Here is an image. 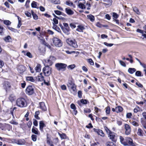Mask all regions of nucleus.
<instances>
[{"label":"nucleus","instance_id":"obj_47","mask_svg":"<svg viewBox=\"0 0 146 146\" xmlns=\"http://www.w3.org/2000/svg\"><path fill=\"white\" fill-rule=\"evenodd\" d=\"M4 23L6 25H9L11 24V22L9 20H6L4 21Z\"/></svg>","mask_w":146,"mask_h":146},{"label":"nucleus","instance_id":"obj_61","mask_svg":"<svg viewBox=\"0 0 146 146\" xmlns=\"http://www.w3.org/2000/svg\"><path fill=\"white\" fill-rule=\"evenodd\" d=\"M78 97L79 98L82 97V92L81 91H79L78 92Z\"/></svg>","mask_w":146,"mask_h":146},{"label":"nucleus","instance_id":"obj_37","mask_svg":"<svg viewBox=\"0 0 146 146\" xmlns=\"http://www.w3.org/2000/svg\"><path fill=\"white\" fill-rule=\"evenodd\" d=\"M131 123L132 125L135 126H139V124L136 121H132Z\"/></svg>","mask_w":146,"mask_h":146},{"label":"nucleus","instance_id":"obj_15","mask_svg":"<svg viewBox=\"0 0 146 146\" xmlns=\"http://www.w3.org/2000/svg\"><path fill=\"white\" fill-rule=\"evenodd\" d=\"M65 11L69 15L71 16L74 14V12L69 7L65 8Z\"/></svg>","mask_w":146,"mask_h":146},{"label":"nucleus","instance_id":"obj_1","mask_svg":"<svg viewBox=\"0 0 146 146\" xmlns=\"http://www.w3.org/2000/svg\"><path fill=\"white\" fill-rule=\"evenodd\" d=\"M67 86L71 92L75 94L76 93V86L71 79L68 80L67 84Z\"/></svg>","mask_w":146,"mask_h":146},{"label":"nucleus","instance_id":"obj_10","mask_svg":"<svg viewBox=\"0 0 146 146\" xmlns=\"http://www.w3.org/2000/svg\"><path fill=\"white\" fill-rule=\"evenodd\" d=\"M125 134L127 135H128L130 133L131 131V128L129 125L127 124H125Z\"/></svg>","mask_w":146,"mask_h":146},{"label":"nucleus","instance_id":"obj_16","mask_svg":"<svg viewBox=\"0 0 146 146\" xmlns=\"http://www.w3.org/2000/svg\"><path fill=\"white\" fill-rule=\"evenodd\" d=\"M85 29L84 27L82 25H79L77 26L76 30L79 32H83V30Z\"/></svg>","mask_w":146,"mask_h":146},{"label":"nucleus","instance_id":"obj_13","mask_svg":"<svg viewBox=\"0 0 146 146\" xmlns=\"http://www.w3.org/2000/svg\"><path fill=\"white\" fill-rule=\"evenodd\" d=\"M40 108L43 111L46 110L47 109L45 105L43 102H42L39 103Z\"/></svg>","mask_w":146,"mask_h":146},{"label":"nucleus","instance_id":"obj_40","mask_svg":"<svg viewBox=\"0 0 146 146\" xmlns=\"http://www.w3.org/2000/svg\"><path fill=\"white\" fill-rule=\"evenodd\" d=\"M15 99V96L12 94L10 95L9 97V99L12 102Z\"/></svg>","mask_w":146,"mask_h":146},{"label":"nucleus","instance_id":"obj_63","mask_svg":"<svg viewBox=\"0 0 146 146\" xmlns=\"http://www.w3.org/2000/svg\"><path fill=\"white\" fill-rule=\"evenodd\" d=\"M84 111L86 113H89L91 112L90 110L88 108L84 109Z\"/></svg>","mask_w":146,"mask_h":146},{"label":"nucleus","instance_id":"obj_32","mask_svg":"<svg viewBox=\"0 0 146 146\" xmlns=\"http://www.w3.org/2000/svg\"><path fill=\"white\" fill-rule=\"evenodd\" d=\"M143 131L140 128H139L138 129V131L137 132V134L140 136H143Z\"/></svg>","mask_w":146,"mask_h":146},{"label":"nucleus","instance_id":"obj_56","mask_svg":"<svg viewBox=\"0 0 146 146\" xmlns=\"http://www.w3.org/2000/svg\"><path fill=\"white\" fill-rule=\"evenodd\" d=\"M132 115V114L131 113H127L126 117L127 118H131Z\"/></svg>","mask_w":146,"mask_h":146},{"label":"nucleus","instance_id":"obj_53","mask_svg":"<svg viewBox=\"0 0 146 146\" xmlns=\"http://www.w3.org/2000/svg\"><path fill=\"white\" fill-rule=\"evenodd\" d=\"M88 62L90 65H94V62L90 58L88 59Z\"/></svg>","mask_w":146,"mask_h":146},{"label":"nucleus","instance_id":"obj_60","mask_svg":"<svg viewBox=\"0 0 146 146\" xmlns=\"http://www.w3.org/2000/svg\"><path fill=\"white\" fill-rule=\"evenodd\" d=\"M86 5L88 7L87 8V9L88 10L90 9V7H91V5L90 3H89L88 2H87L86 3Z\"/></svg>","mask_w":146,"mask_h":146},{"label":"nucleus","instance_id":"obj_31","mask_svg":"<svg viewBox=\"0 0 146 146\" xmlns=\"http://www.w3.org/2000/svg\"><path fill=\"white\" fill-rule=\"evenodd\" d=\"M87 17L88 19L92 22H93L94 21V17L92 15H87Z\"/></svg>","mask_w":146,"mask_h":146},{"label":"nucleus","instance_id":"obj_21","mask_svg":"<svg viewBox=\"0 0 146 146\" xmlns=\"http://www.w3.org/2000/svg\"><path fill=\"white\" fill-rule=\"evenodd\" d=\"M61 28L63 31V32L66 34H68V33L70 30V29L66 28H64L62 26L61 27Z\"/></svg>","mask_w":146,"mask_h":146},{"label":"nucleus","instance_id":"obj_11","mask_svg":"<svg viewBox=\"0 0 146 146\" xmlns=\"http://www.w3.org/2000/svg\"><path fill=\"white\" fill-rule=\"evenodd\" d=\"M80 1H81V2L79 3V7L82 9H85L86 8V5H84L86 3L85 1L84 0H80Z\"/></svg>","mask_w":146,"mask_h":146},{"label":"nucleus","instance_id":"obj_58","mask_svg":"<svg viewBox=\"0 0 146 146\" xmlns=\"http://www.w3.org/2000/svg\"><path fill=\"white\" fill-rule=\"evenodd\" d=\"M33 120V123L34 125L36 126H37L38 125V122H37V121L35 119H34Z\"/></svg>","mask_w":146,"mask_h":146},{"label":"nucleus","instance_id":"obj_28","mask_svg":"<svg viewBox=\"0 0 146 146\" xmlns=\"http://www.w3.org/2000/svg\"><path fill=\"white\" fill-rule=\"evenodd\" d=\"M58 134L61 139H66L67 138V136L65 133H62L61 134L59 133H58Z\"/></svg>","mask_w":146,"mask_h":146},{"label":"nucleus","instance_id":"obj_43","mask_svg":"<svg viewBox=\"0 0 146 146\" xmlns=\"http://www.w3.org/2000/svg\"><path fill=\"white\" fill-rule=\"evenodd\" d=\"M66 4L69 6H71L73 5L72 3L70 1H66Z\"/></svg>","mask_w":146,"mask_h":146},{"label":"nucleus","instance_id":"obj_14","mask_svg":"<svg viewBox=\"0 0 146 146\" xmlns=\"http://www.w3.org/2000/svg\"><path fill=\"white\" fill-rule=\"evenodd\" d=\"M94 130L95 132L97 133L99 135H100L102 137L104 136L105 134L102 130L94 128Z\"/></svg>","mask_w":146,"mask_h":146},{"label":"nucleus","instance_id":"obj_27","mask_svg":"<svg viewBox=\"0 0 146 146\" xmlns=\"http://www.w3.org/2000/svg\"><path fill=\"white\" fill-rule=\"evenodd\" d=\"M44 124L42 121H40L39 122V128L40 130L42 131L43 128L44 126Z\"/></svg>","mask_w":146,"mask_h":146},{"label":"nucleus","instance_id":"obj_54","mask_svg":"<svg viewBox=\"0 0 146 146\" xmlns=\"http://www.w3.org/2000/svg\"><path fill=\"white\" fill-rule=\"evenodd\" d=\"M8 28L9 30L11 31H12L14 32H16L17 31V29H14V28H13L12 27H8Z\"/></svg>","mask_w":146,"mask_h":146},{"label":"nucleus","instance_id":"obj_30","mask_svg":"<svg viewBox=\"0 0 146 146\" xmlns=\"http://www.w3.org/2000/svg\"><path fill=\"white\" fill-rule=\"evenodd\" d=\"M32 131L33 133L37 135L38 134V129L35 127H33L32 129Z\"/></svg>","mask_w":146,"mask_h":146},{"label":"nucleus","instance_id":"obj_42","mask_svg":"<svg viewBox=\"0 0 146 146\" xmlns=\"http://www.w3.org/2000/svg\"><path fill=\"white\" fill-rule=\"evenodd\" d=\"M53 62H54L53 61V60L49 59L47 60V62L48 65L51 66Z\"/></svg>","mask_w":146,"mask_h":146},{"label":"nucleus","instance_id":"obj_57","mask_svg":"<svg viewBox=\"0 0 146 146\" xmlns=\"http://www.w3.org/2000/svg\"><path fill=\"white\" fill-rule=\"evenodd\" d=\"M139 110V108L138 107H136L134 109V112L135 113H137Z\"/></svg>","mask_w":146,"mask_h":146},{"label":"nucleus","instance_id":"obj_5","mask_svg":"<svg viewBox=\"0 0 146 146\" xmlns=\"http://www.w3.org/2000/svg\"><path fill=\"white\" fill-rule=\"evenodd\" d=\"M55 66L58 70L64 71L66 70L67 65L64 63H57L55 64Z\"/></svg>","mask_w":146,"mask_h":146},{"label":"nucleus","instance_id":"obj_8","mask_svg":"<svg viewBox=\"0 0 146 146\" xmlns=\"http://www.w3.org/2000/svg\"><path fill=\"white\" fill-rule=\"evenodd\" d=\"M34 92V88L31 86H28L26 89V93L28 95H31Z\"/></svg>","mask_w":146,"mask_h":146},{"label":"nucleus","instance_id":"obj_9","mask_svg":"<svg viewBox=\"0 0 146 146\" xmlns=\"http://www.w3.org/2000/svg\"><path fill=\"white\" fill-rule=\"evenodd\" d=\"M108 137L113 142H115L117 140L116 136L115 135V134L113 132H111L108 134Z\"/></svg>","mask_w":146,"mask_h":146},{"label":"nucleus","instance_id":"obj_33","mask_svg":"<svg viewBox=\"0 0 146 146\" xmlns=\"http://www.w3.org/2000/svg\"><path fill=\"white\" fill-rule=\"evenodd\" d=\"M116 111L118 113L121 111L123 110L122 108L120 106H118L115 108Z\"/></svg>","mask_w":146,"mask_h":146},{"label":"nucleus","instance_id":"obj_26","mask_svg":"<svg viewBox=\"0 0 146 146\" xmlns=\"http://www.w3.org/2000/svg\"><path fill=\"white\" fill-rule=\"evenodd\" d=\"M10 84L7 82H5L4 85V88L6 90L9 88L10 87Z\"/></svg>","mask_w":146,"mask_h":146},{"label":"nucleus","instance_id":"obj_20","mask_svg":"<svg viewBox=\"0 0 146 146\" xmlns=\"http://www.w3.org/2000/svg\"><path fill=\"white\" fill-rule=\"evenodd\" d=\"M47 1L51 3L56 4H59L60 3V2L59 0H47Z\"/></svg>","mask_w":146,"mask_h":146},{"label":"nucleus","instance_id":"obj_3","mask_svg":"<svg viewBox=\"0 0 146 146\" xmlns=\"http://www.w3.org/2000/svg\"><path fill=\"white\" fill-rule=\"evenodd\" d=\"M17 104L19 107L23 108L27 106V102L25 99L23 98L18 99L16 101Z\"/></svg>","mask_w":146,"mask_h":146},{"label":"nucleus","instance_id":"obj_29","mask_svg":"<svg viewBox=\"0 0 146 146\" xmlns=\"http://www.w3.org/2000/svg\"><path fill=\"white\" fill-rule=\"evenodd\" d=\"M4 40L6 42H9L11 40V39L10 36H8L5 37Z\"/></svg>","mask_w":146,"mask_h":146},{"label":"nucleus","instance_id":"obj_49","mask_svg":"<svg viewBox=\"0 0 146 146\" xmlns=\"http://www.w3.org/2000/svg\"><path fill=\"white\" fill-rule=\"evenodd\" d=\"M114 143L111 142H108L106 143L107 146H113Z\"/></svg>","mask_w":146,"mask_h":146},{"label":"nucleus","instance_id":"obj_17","mask_svg":"<svg viewBox=\"0 0 146 146\" xmlns=\"http://www.w3.org/2000/svg\"><path fill=\"white\" fill-rule=\"evenodd\" d=\"M70 107L71 109L73 110V113L75 115H76L77 113V111L76 110V106L74 104H71Z\"/></svg>","mask_w":146,"mask_h":146},{"label":"nucleus","instance_id":"obj_22","mask_svg":"<svg viewBox=\"0 0 146 146\" xmlns=\"http://www.w3.org/2000/svg\"><path fill=\"white\" fill-rule=\"evenodd\" d=\"M87 101L85 99H82L80 100V102L78 101V104L80 105L81 106V104H87Z\"/></svg>","mask_w":146,"mask_h":146},{"label":"nucleus","instance_id":"obj_59","mask_svg":"<svg viewBox=\"0 0 146 146\" xmlns=\"http://www.w3.org/2000/svg\"><path fill=\"white\" fill-rule=\"evenodd\" d=\"M54 12L56 14L58 15H61L62 13L61 12L57 10L54 11Z\"/></svg>","mask_w":146,"mask_h":146},{"label":"nucleus","instance_id":"obj_24","mask_svg":"<svg viewBox=\"0 0 146 146\" xmlns=\"http://www.w3.org/2000/svg\"><path fill=\"white\" fill-rule=\"evenodd\" d=\"M38 3L35 1H33L31 3V6L32 7L38 9V7H37Z\"/></svg>","mask_w":146,"mask_h":146},{"label":"nucleus","instance_id":"obj_4","mask_svg":"<svg viewBox=\"0 0 146 146\" xmlns=\"http://www.w3.org/2000/svg\"><path fill=\"white\" fill-rule=\"evenodd\" d=\"M66 41L69 46L73 48H77L78 47L76 41L74 39L68 38L66 40Z\"/></svg>","mask_w":146,"mask_h":146},{"label":"nucleus","instance_id":"obj_64","mask_svg":"<svg viewBox=\"0 0 146 146\" xmlns=\"http://www.w3.org/2000/svg\"><path fill=\"white\" fill-rule=\"evenodd\" d=\"M113 16L114 18L117 19L118 17V16L116 13H113Z\"/></svg>","mask_w":146,"mask_h":146},{"label":"nucleus","instance_id":"obj_2","mask_svg":"<svg viewBox=\"0 0 146 146\" xmlns=\"http://www.w3.org/2000/svg\"><path fill=\"white\" fill-rule=\"evenodd\" d=\"M42 73H40L37 76L35 77V81L41 82L43 80L44 84L48 86L49 85V82L50 81V78L49 77L47 78L48 80L47 82H46L45 80L44 79V77L42 75Z\"/></svg>","mask_w":146,"mask_h":146},{"label":"nucleus","instance_id":"obj_48","mask_svg":"<svg viewBox=\"0 0 146 146\" xmlns=\"http://www.w3.org/2000/svg\"><path fill=\"white\" fill-rule=\"evenodd\" d=\"M25 14L27 17H31V13L27 11H25Z\"/></svg>","mask_w":146,"mask_h":146},{"label":"nucleus","instance_id":"obj_25","mask_svg":"<svg viewBox=\"0 0 146 146\" xmlns=\"http://www.w3.org/2000/svg\"><path fill=\"white\" fill-rule=\"evenodd\" d=\"M22 52L24 53L25 55H27V56L30 58H31L32 57V55L29 52H28L26 53V52L24 51H22Z\"/></svg>","mask_w":146,"mask_h":146},{"label":"nucleus","instance_id":"obj_52","mask_svg":"<svg viewBox=\"0 0 146 146\" xmlns=\"http://www.w3.org/2000/svg\"><path fill=\"white\" fill-rule=\"evenodd\" d=\"M104 44L107 46H109V47L113 45V44H111V43L109 44V43H107L106 42H104Z\"/></svg>","mask_w":146,"mask_h":146},{"label":"nucleus","instance_id":"obj_7","mask_svg":"<svg viewBox=\"0 0 146 146\" xmlns=\"http://www.w3.org/2000/svg\"><path fill=\"white\" fill-rule=\"evenodd\" d=\"M43 71L45 76H49L52 73V68L48 65L43 68Z\"/></svg>","mask_w":146,"mask_h":146},{"label":"nucleus","instance_id":"obj_45","mask_svg":"<svg viewBox=\"0 0 146 146\" xmlns=\"http://www.w3.org/2000/svg\"><path fill=\"white\" fill-rule=\"evenodd\" d=\"M119 62L120 64L122 66L125 67L126 66V65L125 63L122 60H119Z\"/></svg>","mask_w":146,"mask_h":146},{"label":"nucleus","instance_id":"obj_6","mask_svg":"<svg viewBox=\"0 0 146 146\" xmlns=\"http://www.w3.org/2000/svg\"><path fill=\"white\" fill-rule=\"evenodd\" d=\"M52 41L56 47H61L62 45V41L57 37H54L52 38Z\"/></svg>","mask_w":146,"mask_h":146},{"label":"nucleus","instance_id":"obj_38","mask_svg":"<svg viewBox=\"0 0 146 146\" xmlns=\"http://www.w3.org/2000/svg\"><path fill=\"white\" fill-rule=\"evenodd\" d=\"M76 67V65L74 64H72L71 65H70L68 66H67V68L68 69H70L71 70H72L74 68Z\"/></svg>","mask_w":146,"mask_h":146},{"label":"nucleus","instance_id":"obj_55","mask_svg":"<svg viewBox=\"0 0 146 146\" xmlns=\"http://www.w3.org/2000/svg\"><path fill=\"white\" fill-rule=\"evenodd\" d=\"M64 27L66 28L70 29V27L68 26V23H64L63 24Z\"/></svg>","mask_w":146,"mask_h":146},{"label":"nucleus","instance_id":"obj_36","mask_svg":"<svg viewBox=\"0 0 146 146\" xmlns=\"http://www.w3.org/2000/svg\"><path fill=\"white\" fill-rule=\"evenodd\" d=\"M133 10L137 15H139L140 14V13L137 8L136 7H133Z\"/></svg>","mask_w":146,"mask_h":146},{"label":"nucleus","instance_id":"obj_41","mask_svg":"<svg viewBox=\"0 0 146 146\" xmlns=\"http://www.w3.org/2000/svg\"><path fill=\"white\" fill-rule=\"evenodd\" d=\"M110 108L109 106H107L106 108V112L107 114H109L110 113Z\"/></svg>","mask_w":146,"mask_h":146},{"label":"nucleus","instance_id":"obj_12","mask_svg":"<svg viewBox=\"0 0 146 146\" xmlns=\"http://www.w3.org/2000/svg\"><path fill=\"white\" fill-rule=\"evenodd\" d=\"M18 72L21 73H23L25 70V67L22 65H19L17 68Z\"/></svg>","mask_w":146,"mask_h":146},{"label":"nucleus","instance_id":"obj_39","mask_svg":"<svg viewBox=\"0 0 146 146\" xmlns=\"http://www.w3.org/2000/svg\"><path fill=\"white\" fill-rule=\"evenodd\" d=\"M4 28L3 27L0 25V35H2L4 33Z\"/></svg>","mask_w":146,"mask_h":146},{"label":"nucleus","instance_id":"obj_46","mask_svg":"<svg viewBox=\"0 0 146 146\" xmlns=\"http://www.w3.org/2000/svg\"><path fill=\"white\" fill-rule=\"evenodd\" d=\"M36 137L37 136L35 135H32L31 136L32 140L34 141H36Z\"/></svg>","mask_w":146,"mask_h":146},{"label":"nucleus","instance_id":"obj_50","mask_svg":"<svg viewBox=\"0 0 146 146\" xmlns=\"http://www.w3.org/2000/svg\"><path fill=\"white\" fill-rule=\"evenodd\" d=\"M104 129L107 132V133L109 134L110 133H111V131L108 128L106 127H104Z\"/></svg>","mask_w":146,"mask_h":146},{"label":"nucleus","instance_id":"obj_18","mask_svg":"<svg viewBox=\"0 0 146 146\" xmlns=\"http://www.w3.org/2000/svg\"><path fill=\"white\" fill-rule=\"evenodd\" d=\"M26 80L28 81H30L31 82H34L35 80L32 76H28L26 77Z\"/></svg>","mask_w":146,"mask_h":146},{"label":"nucleus","instance_id":"obj_23","mask_svg":"<svg viewBox=\"0 0 146 146\" xmlns=\"http://www.w3.org/2000/svg\"><path fill=\"white\" fill-rule=\"evenodd\" d=\"M52 28L54 29H55L59 33H60L61 32V30L60 28L56 25L54 24Z\"/></svg>","mask_w":146,"mask_h":146},{"label":"nucleus","instance_id":"obj_34","mask_svg":"<svg viewBox=\"0 0 146 146\" xmlns=\"http://www.w3.org/2000/svg\"><path fill=\"white\" fill-rule=\"evenodd\" d=\"M136 71L135 69L134 68H129L128 70V72L131 74H133Z\"/></svg>","mask_w":146,"mask_h":146},{"label":"nucleus","instance_id":"obj_44","mask_svg":"<svg viewBox=\"0 0 146 146\" xmlns=\"http://www.w3.org/2000/svg\"><path fill=\"white\" fill-rule=\"evenodd\" d=\"M141 72L139 71H137L135 73V75L137 76H141Z\"/></svg>","mask_w":146,"mask_h":146},{"label":"nucleus","instance_id":"obj_51","mask_svg":"<svg viewBox=\"0 0 146 146\" xmlns=\"http://www.w3.org/2000/svg\"><path fill=\"white\" fill-rule=\"evenodd\" d=\"M56 19L57 18H54L53 19V20L54 22V23H53V25L54 24L56 25L58 23V20Z\"/></svg>","mask_w":146,"mask_h":146},{"label":"nucleus","instance_id":"obj_19","mask_svg":"<svg viewBox=\"0 0 146 146\" xmlns=\"http://www.w3.org/2000/svg\"><path fill=\"white\" fill-rule=\"evenodd\" d=\"M41 66L39 64H38L35 68L36 72H39L41 70Z\"/></svg>","mask_w":146,"mask_h":146},{"label":"nucleus","instance_id":"obj_62","mask_svg":"<svg viewBox=\"0 0 146 146\" xmlns=\"http://www.w3.org/2000/svg\"><path fill=\"white\" fill-rule=\"evenodd\" d=\"M144 31L139 29H138L137 30V32L140 33L142 34L144 32Z\"/></svg>","mask_w":146,"mask_h":146},{"label":"nucleus","instance_id":"obj_35","mask_svg":"<svg viewBox=\"0 0 146 146\" xmlns=\"http://www.w3.org/2000/svg\"><path fill=\"white\" fill-rule=\"evenodd\" d=\"M119 139L120 140V141L121 142V144H123L124 145H127L126 143H125V142L124 141V139L122 136H120Z\"/></svg>","mask_w":146,"mask_h":146}]
</instances>
